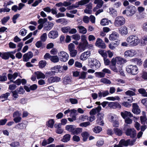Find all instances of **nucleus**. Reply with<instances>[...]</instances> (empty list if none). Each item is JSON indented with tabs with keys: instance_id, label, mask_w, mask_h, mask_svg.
I'll return each instance as SVG.
<instances>
[{
	"instance_id": "nucleus-1",
	"label": "nucleus",
	"mask_w": 147,
	"mask_h": 147,
	"mask_svg": "<svg viewBox=\"0 0 147 147\" xmlns=\"http://www.w3.org/2000/svg\"><path fill=\"white\" fill-rule=\"evenodd\" d=\"M126 41L129 44V46L134 47L138 46L140 42L138 36L134 34L129 35L127 38Z\"/></svg>"
},
{
	"instance_id": "nucleus-2",
	"label": "nucleus",
	"mask_w": 147,
	"mask_h": 147,
	"mask_svg": "<svg viewBox=\"0 0 147 147\" xmlns=\"http://www.w3.org/2000/svg\"><path fill=\"white\" fill-rule=\"evenodd\" d=\"M88 65L91 68L98 69L100 66V63L99 61L93 58H89L88 59Z\"/></svg>"
},
{
	"instance_id": "nucleus-3",
	"label": "nucleus",
	"mask_w": 147,
	"mask_h": 147,
	"mask_svg": "<svg viewBox=\"0 0 147 147\" xmlns=\"http://www.w3.org/2000/svg\"><path fill=\"white\" fill-rule=\"evenodd\" d=\"M111 63L110 65V69L115 72H118L119 70L121 69L122 66L121 64L117 63V61L113 58L111 61Z\"/></svg>"
},
{
	"instance_id": "nucleus-4",
	"label": "nucleus",
	"mask_w": 147,
	"mask_h": 147,
	"mask_svg": "<svg viewBox=\"0 0 147 147\" xmlns=\"http://www.w3.org/2000/svg\"><path fill=\"white\" fill-rule=\"evenodd\" d=\"M136 9L134 6H129L127 7L125 10L123 11L122 13L126 14L128 17H131L134 15L136 12Z\"/></svg>"
},
{
	"instance_id": "nucleus-5",
	"label": "nucleus",
	"mask_w": 147,
	"mask_h": 147,
	"mask_svg": "<svg viewBox=\"0 0 147 147\" xmlns=\"http://www.w3.org/2000/svg\"><path fill=\"white\" fill-rule=\"evenodd\" d=\"M123 130L125 131V134L131 137H134L136 135V131L134 128H129V126L127 124H124Z\"/></svg>"
},
{
	"instance_id": "nucleus-6",
	"label": "nucleus",
	"mask_w": 147,
	"mask_h": 147,
	"mask_svg": "<svg viewBox=\"0 0 147 147\" xmlns=\"http://www.w3.org/2000/svg\"><path fill=\"white\" fill-rule=\"evenodd\" d=\"M125 23V19L122 16H118L115 19L114 24L116 27L124 25Z\"/></svg>"
},
{
	"instance_id": "nucleus-7",
	"label": "nucleus",
	"mask_w": 147,
	"mask_h": 147,
	"mask_svg": "<svg viewBox=\"0 0 147 147\" xmlns=\"http://www.w3.org/2000/svg\"><path fill=\"white\" fill-rule=\"evenodd\" d=\"M126 70L128 73L135 75L138 73V69L136 65H130L127 66Z\"/></svg>"
},
{
	"instance_id": "nucleus-8",
	"label": "nucleus",
	"mask_w": 147,
	"mask_h": 147,
	"mask_svg": "<svg viewBox=\"0 0 147 147\" xmlns=\"http://www.w3.org/2000/svg\"><path fill=\"white\" fill-rule=\"evenodd\" d=\"M58 55L59 60L61 61L66 62L69 59L68 54L66 52L64 51H61L58 53Z\"/></svg>"
},
{
	"instance_id": "nucleus-9",
	"label": "nucleus",
	"mask_w": 147,
	"mask_h": 147,
	"mask_svg": "<svg viewBox=\"0 0 147 147\" xmlns=\"http://www.w3.org/2000/svg\"><path fill=\"white\" fill-rule=\"evenodd\" d=\"M95 45L99 48L104 49L106 47V45L104 41L100 38H98L97 39Z\"/></svg>"
},
{
	"instance_id": "nucleus-10",
	"label": "nucleus",
	"mask_w": 147,
	"mask_h": 147,
	"mask_svg": "<svg viewBox=\"0 0 147 147\" xmlns=\"http://www.w3.org/2000/svg\"><path fill=\"white\" fill-rule=\"evenodd\" d=\"M136 54V51L133 49H131L126 51L124 53L125 57H132Z\"/></svg>"
},
{
	"instance_id": "nucleus-11",
	"label": "nucleus",
	"mask_w": 147,
	"mask_h": 147,
	"mask_svg": "<svg viewBox=\"0 0 147 147\" xmlns=\"http://www.w3.org/2000/svg\"><path fill=\"white\" fill-rule=\"evenodd\" d=\"M91 55V52L90 51H87L82 53L80 57V59L82 61H85Z\"/></svg>"
},
{
	"instance_id": "nucleus-12",
	"label": "nucleus",
	"mask_w": 147,
	"mask_h": 147,
	"mask_svg": "<svg viewBox=\"0 0 147 147\" xmlns=\"http://www.w3.org/2000/svg\"><path fill=\"white\" fill-rule=\"evenodd\" d=\"M119 33L123 36H125L128 34L127 28L125 26L121 27L119 29Z\"/></svg>"
},
{
	"instance_id": "nucleus-13",
	"label": "nucleus",
	"mask_w": 147,
	"mask_h": 147,
	"mask_svg": "<svg viewBox=\"0 0 147 147\" xmlns=\"http://www.w3.org/2000/svg\"><path fill=\"white\" fill-rule=\"evenodd\" d=\"M10 53L9 52H5L2 53L1 57L4 59H7L10 57L12 59H15V56L13 55H11Z\"/></svg>"
},
{
	"instance_id": "nucleus-14",
	"label": "nucleus",
	"mask_w": 147,
	"mask_h": 147,
	"mask_svg": "<svg viewBox=\"0 0 147 147\" xmlns=\"http://www.w3.org/2000/svg\"><path fill=\"white\" fill-rule=\"evenodd\" d=\"M94 3L97 4L96 7L93 9V11H96L97 9L102 6L104 2L102 0H95L94 2Z\"/></svg>"
},
{
	"instance_id": "nucleus-15",
	"label": "nucleus",
	"mask_w": 147,
	"mask_h": 147,
	"mask_svg": "<svg viewBox=\"0 0 147 147\" xmlns=\"http://www.w3.org/2000/svg\"><path fill=\"white\" fill-rule=\"evenodd\" d=\"M108 106L111 108L115 109L116 108H121V105L117 102H109L108 104Z\"/></svg>"
},
{
	"instance_id": "nucleus-16",
	"label": "nucleus",
	"mask_w": 147,
	"mask_h": 147,
	"mask_svg": "<svg viewBox=\"0 0 147 147\" xmlns=\"http://www.w3.org/2000/svg\"><path fill=\"white\" fill-rule=\"evenodd\" d=\"M129 140L126 141L124 140H122L119 142L118 145H115L114 147H123V146H127L129 144Z\"/></svg>"
},
{
	"instance_id": "nucleus-17",
	"label": "nucleus",
	"mask_w": 147,
	"mask_h": 147,
	"mask_svg": "<svg viewBox=\"0 0 147 147\" xmlns=\"http://www.w3.org/2000/svg\"><path fill=\"white\" fill-rule=\"evenodd\" d=\"M48 36L49 38L54 39L58 36V32L57 31L52 30L48 34Z\"/></svg>"
},
{
	"instance_id": "nucleus-18",
	"label": "nucleus",
	"mask_w": 147,
	"mask_h": 147,
	"mask_svg": "<svg viewBox=\"0 0 147 147\" xmlns=\"http://www.w3.org/2000/svg\"><path fill=\"white\" fill-rule=\"evenodd\" d=\"M33 56V53L31 52H29L24 54L23 56V61L27 62L29 60L32 58Z\"/></svg>"
},
{
	"instance_id": "nucleus-19",
	"label": "nucleus",
	"mask_w": 147,
	"mask_h": 147,
	"mask_svg": "<svg viewBox=\"0 0 147 147\" xmlns=\"http://www.w3.org/2000/svg\"><path fill=\"white\" fill-rule=\"evenodd\" d=\"M132 107V112L133 113L136 114H138L140 113V110L139 108V107L137 104L133 103Z\"/></svg>"
},
{
	"instance_id": "nucleus-20",
	"label": "nucleus",
	"mask_w": 147,
	"mask_h": 147,
	"mask_svg": "<svg viewBox=\"0 0 147 147\" xmlns=\"http://www.w3.org/2000/svg\"><path fill=\"white\" fill-rule=\"evenodd\" d=\"M119 36L118 34L116 32H114L110 35L109 38L110 40L114 41L117 39Z\"/></svg>"
},
{
	"instance_id": "nucleus-21",
	"label": "nucleus",
	"mask_w": 147,
	"mask_h": 147,
	"mask_svg": "<svg viewBox=\"0 0 147 147\" xmlns=\"http://www.w3.org/2000/svg\"><path fill=\"white\" fill-rule=\"evenodd\" d=\"M101 110V107L99 105L98 107L92 109L90 112V115H95L97 113H99Z\"/></svg>"
},
{
	"instance_id": "nucleus-22",
	"label": "nucleus",
	"mask_w": 147,
	"mask_h": 147,
	"mask_svg": "<svg viewBox=\"0 0 147 147\" xmlns=\"http://www.w3.org/2000/svg\"><path fill=\"white\" fill-rule=\"evenodd\" d=\"M121 115L124 119H126L127 117H131L133 116L132 114L130 112L126 111H124L123 112H121Z\"/></svg>"
},
{
	"instance_id": "nucleus-23",
	"label": "nucleus",
	"mask_w": 147,
	"mask_h": 147,
	"mask_svg": "<svg viewBox=\"0 0 147 147\" xmlns=\"http://www.w3.org/2000/svg\"><path fill=\"white\" fill-rule=\"evenodd\" d=\"M61 67L60 65H57L54 67H51V69L53 71L54 74L57 73L58 72H61Z\"/></svg>"
},
{
	"instance_id": "nucleus-24",
	"label": "nucleus",
	"mask_w": 147,
	"mask_h": 147,
	"mask_svg": "<svg viewBox=\"0 0 147 147\" xmlns=\"http://www.w3.org/2000/svg\"><path fill=\"white\" fill-rule=\"evenodd\" d=\"M92 3H90L86 5V9L84 10V12L85 13L91 14L92 12Z\"/></svg>"
},
{
	"instance_id": "nucleus-25",
	"label": "nucleus",
	"mask_w": 147,
	"mask_h": 147,
	"mask_svg": "<svg viewBox=\"0 0 147 147\" xmlns=\"http://www.w3.org/2000/svg\"><path fill=\"white\" fill-rule=\"evenodd\" d=\"M61 80V78L57 76L50 77L48 81L49 83H51L54 82H59Z\"/></svg>"
},
{
	"instance_id": "nucleus-26",
	"label": "nucleus",
	"mask_w": 147,
	"mask_h": 147,
	"mask_svg": "<svg viewBox=\"0 0 147 147\" xmlns=\"http://www.w3.org/2000/svg\"><path fill=\"white\" fill-rule=\"evenodd\" d=\"M34 74L38 79H45V75L40 71H37L35 72Z\"/></svg>"
},
{
	"instance_id": "nucleus-27",
	"label": "nucleus",
	"mask_w": 147,
	"mask_h": 147,
	"mask_svg": "<svg viewBox=\"0 0 147 147\" xmlns=\"http://www.w3.org/2000/svg\"><path fill=\"white\" fill-rule=\"evenodd\" d=\"M53 26L54 24L53 23L49 22L45 25L44 29L46 30H49Z\"/></svg>"
},
{
	"instance_id": "nucleus-28",
	"label": "nucleus",
	"mask_w": 147,
	"mask_h": 147,
	"mask_svg": "<svg viewBox=\"0 0 147 147\" xmlns=\"http://www.w3.org/2000/svg\"><path fill=\"white\" fill-rule=\"evenodd\" d=\"M77 28L78 29L80 33L83 34H85L86 33L87 29L83 26H78Z\"/></svg>"
},
{
	"instance_id": "nucleus-29",
	"label": "nucleus",
	"mask_w": 147,
	"mask_h": 147,
	"mask_svg": "<svg viewBox=\"0 0 147 147\" xmlns=\"http://www.w3.org/2000/svg\"><path fill=\"white\" fill-rule=\"evenodd\" d=\"M110 22L111 24L112 23L111 20H109L106 18H103L100 22V24L102 26H105L108 25Z\"/></svg>"
},
{
	"instance_id": "nucleus-30",
	"label": "nucleus",
	"mask_w": 147,
	"mask_h": 147,
	"mask_svg": "<svg viewBox=\"0 0 147 147\" xmlns=\"http://www.w3.org/2000/svg\"><path fill=\"white\" fill-rule=\"evenodd\" d=\"M19 73L17 72H15L13 75L10 74H8L7 76L9 80H11L13 79H15L18 76Z\"/></svg>"
},
{
	"instance_id": "nucleus-31",
	"label": "nucleus",
	"mask_w": 147,
	"mask_h": 147,
	"mask_svg": "<svg viewBox=\"0 0 147 147\" xmlns=\"http://www.w3.org/2000/svg\"><path fill=\"white\" fill-rule=\"evenodd\" d=\"M109 9V13L113 17L117 16V13L116 10L112 7L110 8Z\"/></svg>"
},
{
	"instance_id": "nucleus-32",
	"label": "nucleus",
	"mask_w": 147,
	"mask_h": 147,
	"mask_svg": "<svg viewBox=\"0 0 147 147\" xmlns=\"http://www.w3.org/2000/svg\"><path fill=\"white\" fill-rule=\"evenodd\" d=\"M82 131V129L80 128H75V127L74 130L71 134L73 135H78Z\"/></svg>"
},
{
	"instance_id": "nucleus-33",
	"label": "nucleus",
	"mask_w": 147,
	"mask_h": 147,
	"mask_svg": "<svg viewBox=\"0 0 147 147\" xmlns=\"http://www.w3.org/2000/svg\"><path fill=\"white\" fill-rule=\"evenodd\" d=\"M114 59L117 61V62H119L120 64H121L123 63H125L127 62V61L125 59L121 57H116L114 58Z\"/></svg>"
},
{
	"instance_id": "nucleus-34",
	"label": "nucleus",
	"mask_w": 147,
	"mask_h": 147,
	"mask_svg": "<svg viewBox=\"0 0 147 147\" xmlns=\"http://www.w3.org/2000/svg\"><path fill=\"white\" fill-rule=\"evenodd\" d=\"M119 45V43L112 42L109 44L108 47L111 50H113L115 49L116 47L118 46Z\"/></svg>"
},
{
	"instance_id": "nucleus-35",
	"label": "nucleus",
	"mask_w": 147,
	"mask_h": 147,
	"mask_svg": "<svg viewBox=\"0 0 147 147\" xmlns=\"http://www.w3.org/2000/svg\"><path fill=\"white\" fill-rule=\"evenodd\" d=\"M71 138V135L69 134H66L63 136L61 141L64 142H67L69 141Z\"/></svg>"
},
{
	"instance_id": "nucleus-36",
	"label": "nucleus",
	"mask_w": 147,
	"mask_h": 147,
	"mask_svg": "<svg viewBox=\"0 0 147 147\" xmlns=\"http://www.w3.org/2000/svg\"><path fill=\"white\" fill-rule=\"evenodd\" d=\"M81 135L83 138V140L86 141L89 136V134L88 132L84 131L82 133Z\"/></svg>"
},
{
	"instance_id": "nucleus-37",
	"label": "nucleus",
	"mask_w": 147,
	"mask_h": 147,
	"mask_svg": "<svg viewBox=\"0 0 147 147\" xmlns=\"http://www.w3.org/2000/svg\"><path fill=\"white\" fill-rule=\"evenodd\" d=\"M76 112L77 111L74 109L71 110L70 116L72 117L74 120H76Z\"/></svg>"
},
{
	"instance_id": "nucleus-38",
	"label": "nucleus",
	"mask_w": 147,
	"mask_h": 147,
	"mask_svg": "<svg viewBox=\"0 0 147 147\" xmlns=\"http://www.w3.org/2000/svg\"><path fill=\"white\" fill-rule=\"evenodd\" d=\"M26 124L22 123H19L16 126V127H17L18 129H25L26 128Z\"/></svg>"
},
{
	"instance_id": "nucleus-39",
	"label": "nucleus",
	"mask_w": 147,
	"mask_h": 147,
	"mask_svg": "<svg viewBox=\"0 0 147 147\" xmlns=\"http://www.w3.org/2000/svg\"><path fill=\"white\" fill-rule=\"evenodd\" d=\"M59 57L57 56L54 55L52 56L51 57L50 60L53 63H57L59 62Z\"/></svg>"
},
{
	"instance_id": "nucleus-40",
	"label": "nucleus",
	"mask_w": 147,
	"mask_h": 147,
	"mask_svg": "<svg viewBox=\"0 0 147 147\" xmlns=\"http://www.w3.org/2000/svg\"><path fill=\"white\" fill-rule=\"evenodd\" d=\"M75 127V126L74 125H67L66 126L65 129L69 131L72 134Z\"/></svg>"
},
{
	"instance_id": "nucleus-41",
	"label": "nucleus",
	"mask_w": 147,
	"mask_h": 147,
	"mask_svg": "<svg viewBox=\"0 0 147 147\" xmlns=\"http://www.w3.org/2000/svg\"><path fill=\"white\" fill-rule=\"evenodd\" d=\"M139 92L144 97H147V92L146 90L143 88L139 89L138 90Z\"/></svg>"
},
{
	"instance_id": "nucleus-42",
	"label": "nucleus",
	"mask_w": 147,
	"mask_h": 147,
	"mask_svg": "<svg viewBox=\"0 0 147 147\" xmlns=\"http://www.w3.org/2000/svg\"><path fill=\"white\" fill-rule=\"evenodd\" d=\"M94 74L95 76L98 78H103L105 76V74L103 72H96Z\"/></svg>"
},
{
	"instance_id": "nucleus-43",
	"label": "nucleus",
	"mask_w": 147,
	"mask_h": 147,
	"mask_svg": "<svg viewBox=\"0 0 147 147\" xmlns=\"http://www.w3.org/2000/svg\"><path fill=\"white\" fill-rule=\"evenodd\" d=\"M10 95V93L9 92H7L5 94L1 95L0 98L2 99H4V100H2V101L3 102L5 100L7 99L8 97Z\"/></svg>"
},
{
	"instance_id": "nucleus-44",
	"label": "nucleus",
	"mask_w": 147,
	"mask_h": 147,
	"mask_svg": "<svg viewBox=\"0 0 147 147\" xmlns=\"http://www.w3.org/2000/svg\"><path fill=\"white\" fill-rule=\"evenodd\" d=\"M70 29V27L69 26H65L61 28V31L64 34L67 33L69 32Z\"/></svg>"
},
{
	"instance_id": "nucleus-45",
	"label": "nucleus",
	"mask_w": 147,
	"mask_h": 147,
	"mask_svg": "<svg viewBox=\"0 0 147 147\" xmlns=\"http://www.w3.org/2000/svg\"><path fill=\"white\" fill-rule=\"evenodd\" d=\"M88 43L87 40L85 41H84L80 43L79 44L80 47L84 49L85 48V46Z\"/></svg>"
},
{
	"instance_id": "nucleus-46",
	"label": "nucleus",
	"mask_w": 147,
	"mask_h": 147,
	"mask_svg": "<svg viewBox=\"0 0 147 147\" xmlns=\"http://www.w3.org/2000/svg\"><path fill=\"white\" fill-rule=\"evenodd\" d=\"M56 22L57 23H61L62 24H67V21L64 18H60L56 20Z\"/></svg>"
},
{
	"instance_id": "nucleus-47",
	"label": "nucleus",
	"mask_w": 147,
	"mask_h": 147,
	"mask_svg": "<svg viewBox=\"0 0 147 147\" xmlns=\"http://www.w3.org/2000/svg\"><path fill=\"white\" fill-rule=\"evenodd\" d=\"M54 121L53 119L49 120L47 124V126L51 128H53L54 124Z\"/></svg>"
},
{
	"instance_id": "nucleus-48",
	"label": "nucleus",
	"mask_w": 147,
	"mask_h": 147,
	"mask_svg": "<svg viewBox=\"0 0 147 147\" xmlns=\"http://www.w3.org/2000/svg\"><path fill=\"white\" fill-rule=\"evenodd\" d=\"M71 81L70 78L69 77L65 76L63 78V82L65 84H69Z\"/></svg>"
},
{
	"instance_id": "nucleus-49",
	"label": "nucleus",
	"mask_w": 147,
	"mask_h": 147,
	"mask_svg": "<svg viewBox=\"0 0 147 147\" xmlns=\"http://www.w3.org/2000/svg\"><path fill=\"white\" fill-rule=\"evenodd\" d=\"M103 117H102L99 116L96 120L97 123L100 125H103L104 123L102 120Z\"/></svg>"
},
{
	"instance_id": "nucleus-50",
	"label": "nucleus",
	"mask_w": 147,
	"mask_h": 147,
	"mask_svg": "<svg viewBox=\"0 0 147 147\" xmlns=\"http://www.w3.org/2000/svg\"><path fill=\"white\" fill-rule=\"evenodd\" d=\"M100 82L107 84H111V82L109 80L105 78L101 79L100 80Z\"/></svg>"
},
{
	"instance_id": "nucleus-51",
	"label": "nucleus",
	"mask_w": 147,
	"mask_h": 147,
	"mask_svg": "<svg viewBox=\"0 0 147 147\" xmlns=\"http://www.w3.org/2000/svg\"><path fill=\"white\" fill-rule=\"evenodd\" d=\"M102 130V128L101 127L98 126L95 127L93 129V131L96 133H98Z\"/></svg>"
},
{
	"instance_id": "nucleus-52",
	"label": "nucleus",
	"mask_w": 147,
	"mask_h": 147,
	"mask_svg": "<svg viewBox=\"0 0 147 147\" xmlns=\"http://www.w3.org/2000/svg\"><path fill=\"white\" fill-rule=\"evenodd\" d=\"M106 99L107 100H109L115 101V100H119L120 98L118 96H115L114 97H107Z\"/></svg>"
},
{
	"instance_id": "nucleus-53",
	"label": "nucleus",
	"mask_w": 147,
	"mask_h": 147,
	"mask_svg": "<svg viewBox=\"0 0 147 147\" xmlns=\"http://www.w3.org/2000/svg\"><path fill=\"white\" fill-rule=\"evenodd\" d=\"M46 62L45 60H41L40 61L39 63V66L40 68L44 67L46 65Z\"/></svg>"
},
{
	"instance_id": "nucleus-54",
	"label": "nucleus",
	"mask_w": 147,
	"mask_h": 147,
	"mask_svg": "<svg viewBox=\"0 0 147 147\" xmlns=\"http://www.w3.org/2000/svg\"><path fill=\"white\" fill-rule=\"evenodd\" d=\"M69 51L70 56L72 57H75L78 53L77 51L75 49Z\"/></svg>"
},
{
	"instance_id": "nucleus-55",
	"label": "nucleus",
	"mask_w": 147,
	"mask_h": 147,
	"mask_svg": "<svg viewBox=\"0 0 147 147\" xmlns=\"http://www.w3.org/2000/svg\"><path fill=\"white\" fill-rule=\"evenodd\" d=\"M98 52L103 57H107V56L105 50L100 49L99 50Z\"/></svg>"
},
{
	"instance_id": "nucleus-56",
	"label": "nucleus",
	"mask_w": 147,
	"mask_h": 147,
	"mask_svg": "<svg viewBox=\"0 0 147 147\" xmlns=\"http://www.w3.org/2000/svg\"><path fill=\"white\" fill-rule=\"evenodd\" d=\"M72 37L73 39L76 41L79 40L80 39V35L78 34L73 35Z\"/></svg>"
},
{
	"instance_id": "nucleus-57",
	"label": "nucleus",
	"mask_w": 147,
	"mask_h": 147,
	"mask_svg": "<svg viewBox=\"0 0 147 147\" xmlns=\"http://www.w3.org/2000/svg\"><path fill=\"white\" fill-rule=\"evenodd\" d=\"M125 94L129 96H133L136 95L135 93L131 90H129L125 92Z\"/></svg>"
},
{
	"instance_id": "nucleus-58",
	"label": "nucleus",
	"mask_w": 147,
	"mask_h": 147,
	"mask_svg": "<svg viewBox=\"0 0 147 147\" xmlns=\"http://www.w3.org/2000/svg\"><path fill=\"white\" fill-rule=\"evenodd\" d=\"M147 41V36H144L141 40V44L143 45L146 44V42Z\"/></svg>"
},
{
	"instance_id": "nucleus-59",
	"label": "nucleus",
	"mask_w": 147,
	"mask_h": 147,
	"mask_svg": "<svg viewBox=\"0 0 147 147\" xmlns=\"http://www.w3.org/2000/svg\"><path fill=\"white\" fill-rule=\"evenodd\" d=\"M47 38V34L46 33L43 34L40 36V38L42 42H45Z\"/></svg>"
},
{
	"instance_id": "nucleus-60",
	"label": "nucleus",
	"mask_w": 147,
	"mask_h": 147,
	"mask_svg": "<svg viewBox=\"0 0 147 147\" xmlns=\"http://www.w3.org/2000/svg\"><path fill=\"white\" fill-rule=\"evenodd\" d=\"M114 130L115 133L118 136H121L122 134V132L118 128H114Z\"/></svg>"
},
{
	"instance_id": "nucleus-61",
	"label": "nucleus",
	"mask_w": 147,
	"mask_h": 147,
	"mask_svg": "<svg viewBox=\"0 0 147 147\" xmlns=\"http://www.w3.org/2000/svg\"><path fill=\"white\" fill-rule=\"evenodd\" d=\"M90 125V122L88 121L83 122L80 124V126L81 127H86Z\"/></svg>"
},
{
	"instance_id": "nucleus-62",
	"label": "nucleus",
	"mask_w": 147,
	"mask_h": 147,
	"mask_svg": "<svg viewBox=\"0 0 147 147\" xmlns=\"http://www.w3.org/2000/svg\"><path fill=\"white\" fill-rule=\"evenodd\" d=\"M87 73L85 72H81L80 74V75L79 77V79H84L85 78Z\"/></svg>"
},
{
	"instance_id": "nucleus-63",
	"label": "nucleus",
	"mask_w": 147,
	"mask_h": 147,
	"mask_svg": "<svg viewBox=\"0 0 147 147\" xmlns=\"http://www.w3.org/2000/svg\"><path fill=\"white\" fill-rule=\"evenodd\" d=\"M45 76L46 77H51L54 75V74L53 72V71L51 70L50 71H47L45 73Z\"/></svg>"
},
{
	"instance_id": "nucleus-64",
	"label": "nucleus",
	"mask_w": 147,
	"mask_h": 147,
	"mask_svg": "<svg viewBox=\"0 0 147 147\" xmlns=\"http://www.w3.org/2000/svg\"><path fill=\"white\" fill-rule=\"evenodd\" d=\"M27 33V30L24 29L20 30L19 32V34L21 35L24 36H25Z\"/></svg>"
}]
</instances>
